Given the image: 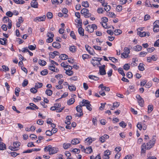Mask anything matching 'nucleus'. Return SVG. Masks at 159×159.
I'll return each instance as SVG.
<instances>
[{"mask_svg":"<svg viewBox=\"0 0 159 159\" xmlns=\"http://www.w3.org/2000/svg\"><path fill=\"white\" fill-rule=\"evenodd\" d=\"M70 36L74 39H76V37L73 31H71L70 33Z\"/></svg>","mask_w":159,"mask_h":159,"instance_id":"864d4df0","label":"nucleus"},{"mask_svg":"<svg viewBox=\"0 0 159 159\" xmlns=\"http://www.w3.org/2000/svg\"><path fill=\"white\" fill-rule=\"evenodd\" d=\"M130 68V66L128 63L125 64L123 66V69L125 70H128Z\"/></svg>","mask_w":159,"mask_h":159,"instance_id":"72a5a7b5","label":"nucleus"},{"mask_svg":"<svg viewBox=\"0 0 159 159\" xmlns=\"http://www.w3.org/2000/svg\"><path fill=\"white\" fill-rule=\"evenodd\" d=\"M48 34H47V36L48 37H50V38H53L54 36V35L53 34V33L51 32H48Z\"/></svg>","mask_w":159,"mask_h":159,"instance_id":"3c124183","label":"nucleus"},{"mask_svg":"<svg viewBox=\"0 0 159 159\" xmlns=\"http://www.w3.org/2000/svg\"><path fill=\"white\" fill-rule=\"evenodd\" d=\"M2 67L5 71H8L9 70V68L5 65L2 66Z\"/></svg>","mask_w":159,"mask_h":159,"instance_id":"338daca9","label":"nucleus"},{"mask_svg":"<svg viewBox=\"0 0 159 159\" xmlns=\"http://www.w3.org/2000/svg\"><path fill=\"white\" fill-rule=\"evenodd\" d=\"M88 52L89 54L93 56L94 55V54L95 53L94 50L90 47H89V49L88 50Z\"/></svg>","mask_w":159,"mask_h":159,"instance_id":"b1692460","label":"nucleus"},{"mask_svg":"<svg viewBox=\"0 0 159 159\" xmlns=\"http://www.w3.org/2000/svg\"><path fill=\"white\" fill-rule=\"evenodd\" d=\"M139 30H140V29H137V34L139 35V36L141 37H143L144 36H145L146 35V33L145 32H141L140 31H139Z\"/></svg>","mask_w":159,"mask_h":159,"instance_id":"f8f14e48","label":"nucleus"},{"mask_svg":"<svg viewBox=\"0 0 159 159\" xmlns=\"http://www.w3.org/2000/svg\"><path fill=\"white\" fill-rule=\"evenodd\" d=\"M143 64L142 63L139 64L138 66V69L140 71H143L144 70V68L143 67Z\"/></svg>","mask_w":159,"mask_h":159,"instance_id":"e433bc0d","label":"nucleus"},{"mask_svg":"<svg viewBox=\"0 0 159 159\" xmlns=\"http://www.w3.org/2000/svg\"><path fill=\"white\" fill-rule=\"evenodd\" d=\"M83 106L81 105V104H80V105H78L76 107V110L77 111L79 112V114H76V116L79 117H80L83 115V113L82 112V107Z\"/></svg>","mask_w":159,"mask_h":159,"instance_id":"7ed1b4c3","label":"nucleus"},{"mask_svg":"<svg viewBox=\"0 0 159 159\" xmlns=\"http://www.w3.org/2000/svg\"><path fill=\"white\" fill-rule=\"evenodd\" d=\"M71 143L73 145H75L80 143V141L78 139H75L71 140Z\"/></svg>","mask_w":159,"mask_h":159,"instance_id":"a211bd4d","label":"nucleus"},{"mask_svg":"<svg viewBox=\"0 0 159 159\" xmlns=\"http://www.w3.org/2000/svg\"><path fill=\"white\" fill-rule=\"evenodd\" d=\"M69 48L70 51L72 52H75L76 51V48L74 46H70Z\"/></svg>","mask_w":159,"mask_h":159,"instance_id":"7c9ffc66","label":"nucleus"},{"mask_svg":"<svg viewBox=\"0 0 159 159\" xmlns=\"http://www.w3.org/2000/svg\"><path fill=\"white\" fill-rule=\"evenodd\" d=\"M46 62L44 60H39V64L42 66H44L46 64Z\"/></svg>","mask_w":159,"mask_h":159,"instance_id":"f704fd0d","label":"nucleus"},{"mask_svg":"<svg viewBox=\"0 0 159 159\" xmlns=\"http://www.w3.org/2000/svg\"><path fill=\"white\" fill-rule=\"evenodd\" d=\"M82 5L85 7H89V3L87 1L83 2L82 3Z\"/></svg>","mask_w":159,"mask_h":159,"instance_id":"c9c22d12","label":"nucleus"},{"mask_svg":"<svg viewBox=\"0 0 159 159\" xmlns=\"http://www.w3.org/2000/svg\"><path fill=\"white\" fill-rule=\"evenodd\" d=\"M114 34L116 35H118L122 33V31L119 29L115 30L114 31Z\"/></svg>","mask_w":159,"mask_h":159,"instance_id":"c85d7f7f","label":"nucleus"},{"mask_svg":"<svg viewBox=\"0 0 159 159\" xmlns=\"http://www.w3.org/2000/svg\"><path fill=\"white\" fill-rule=\"evenodd\" d=\"M44 149L45 151L47 150L48 151L50 155L55 154L58 151L57 148L55 147H52V146L51 145L45 147Z\"/></svg>","mask_w":159,"mask_h":159,"instance_id":"f257e3e1","label":"nucleus"},{"mask_svg":"<svg viewBox=\"0 0 159 159\" xmlns=\"http://www.w3.org/2000/svg\"><path fill=\"white\" fill-rule=\"evenodd\" d=\"M46 18V16L45 15L43 16H42L38 17L35 18L34 19V21L38 22L39 21H43L45 20Z\"/></svg>","mask_w":159,"mask_h":159,"instance_id":"423d86ee","label":"nucleus"},{"mask_svg":"<svg viewBox=\"0 0 159 159\" xmlns=\"http://www.w3.org/2000/svg\"><path fill=\"white\" fill-rule=\"evenodd\" d=\"M138 101L139 105L140 106L142 107L143 106V104L144 102L143 99L142 98V99H139Z\"/></svg>","mask_w":159,"mask_h":159,"instance_id":"09e8293b","label":"nucleus"},{"mask_svg":"<svg viewBox=\"0 0 159 159\" xmlns=\"http://www.w3.org/2000/svg\"><path fill=\"white\" fill-rule=\"evenodd\" d=\"M102 22L101 23H106L108 21V19L107 17H103L102 18Z\"/></svg>","mask_w":159,"mask_h":159,"instance_id":"4d7b16f0","label":"nucleus"},{"mask_svg":"<svg viewBox=\"0 0 159 159\" xmlns=\"http://www.w3.org/2000/svg\"><path fill=\"white\" fill-rule=\"evenodd\" d=\"M142 47L140 45H137L135 46L133 48V49L136 51H139L141 50Z\"/></svg>","mask_w":159,"mask_h":159,"instance_id":"aec40b11","label":"nucleus"},{"mask_svg":"<svg viewBox=\"0 0 159 159\" xmlns=\"http://www.w3.org/2000/svg\"><path fill=\"white\" fill-rule=\"evenodd\" d=\"M20 89L19 88L16 87L15 89V93L17 97L19 96V92L20 91Z\"/></svg>","mask_w":159,"mask_h":159,"instance_id":"2f4dec72","label":"nucleus"},{"mask_svg":"<svg viewBox=\"0 0 159 159\" xmlns=\"http://www.w3.org/2000/svg\"><path fill=\"white\" fill-rule=\"evenodd\" d=\"M118 71L121 75H122L123 76H125V74L124 73V72L123 70V69L122 68H119L118 69Z\"/></svg>","mask_w":159,"mask_h":159,"instance_id":"473e14b6","label":"nucleus"},{"mask_svg":"<svg viewBox=\"0 0 159 159\" xmlns=\"http://www.w3.org/2000/svg\"><path fill=\"white\" fill-rule=\"evenodd\" d=\"M46 134L47 136H51L52 134V131L49 130H47L46 132Z\"/></svg>","mask_w":159,"mask_h":159,"instance_id":"603ef678","label":"nucleus"},{"mask_svg":"<svg viewBox=\"0 0 159 159\" xmlns=\"http://www.w3.org/2000/svg\"><path fill=\"white\" fill-rule=\"evenodd\" d=\"M119 105L120 103L119 102H116L113 103L112 107L113 108H114L115 107H118L119 106Z\"/></svg>","mask_w":159,"mask_h":159,"instance_id":"69168bd1","label":"nucleus"},{"mask_svg":"<svg viewBox=\"0 0 159 159\" xmlns=\"http://www.w3.org/2000/svg\"><path fill=\"white\" fill-rule=\"evenodd\" d=\"M28 48L31 50H34L36 48V46L35 45H34V46L33 45H29Z\"/></svg>","mask_w":159,"mask_h":159,"instance_id":"de8ad7c7","label":"nucleus"},{"mask_svg":"<svg viewBox=\"0 0 159 159\" xmlns=\"http://www.w3.org/2000/svg\"><path fill=\"white\" fill-rule=\"evenodd\" d=\"M52 46L55 48H59L61 47L60 44L57 42H54L52 44Z\"/></svg>","mask_w":159,"mask_h":159,"instance_id":"2eb2a0df","label":"nucleus"},{"mask_svg":"<svg viewBox=\"0 0 159 159\" xmlns=\"http://www.w3.org/2000/svg\"><path fill=\"white\" fill-rule=\"evenodd\" d=\"M126 76L129 78H130L133 77V75L131 72H128L126 74Z\"/></svg>","mask_w":159,"mask_h":159,"instance_id":"13d9d810","label":"nucleus"},{"mask_svg":"<svg viewBox=\"0 0 159 159\" xmlns=\"http://www.w3.org/2000/svg\"><path fill=\"white\" fill-rule=\"evenodd\" d=\"M30 4L31 7L33 8H37L38 7V3L36 0H32Z\"/></svg>","mask_w":159,"mask_h":159,"instance_id":"9d476101","label":"nucleus"},{"mask_svg":"<svg viewBox=\"0 0 159 159\" xmlns=\"http://www.w3.org/2000/svg\"><path fill=\"white\" fill-rule=\"evenodd\" d=\"M107 15L110 17L112 18H115L116 17V15L113 12H108L107 13Z\"/></svg>","mask_w":159,"mask_h":159,"instance_id":"c756f323","label":"nucleus"},{"mask_svg":"<svg viewBox=\"0 0 159 159\" xmlns=\"http://www.w3.org/2000/svg\"><path fill=\"white\" fill-rule=\"evenodd\" d=\"M13 145L14 147L12 148L13 149L11 148V150H13L15 148H18L20 146V143L18 142H13Z\"/></svg>","mask_w":159,"mask_h":159,"instance_id":"4468645a","label":"nucleus"},{"mask_svg":"<svg viewBox=\"0 0 159 159\" xmlns=\"http://www.w3.org/2000/svg\"><path fill=\"white\" fill-rule=\"evenodd\" d=\"M157 57L156 55H152V57L150 58V62H151L152 61H155L157 60Z\"/></svg>","mask_w":159,"mask_h":159,"instance_id":"393cba45","label":"nucleus"},{"mask_svg":"<svg viewBox=\"0 0 159 159\" xmlns=\"http://www.w3.org/2000/svg\"><path fill=\"white\" fill-rule=\"evenodd\" d=\"M93 47L96 50L98 51H101L102 50V48L100 46L95 45L93 46Z\"/></svg>","mask_w":159,"mask_h":159,"instance_id":"052dcab7","label":"nucleus"},{"mask_svg":"<svg viewBox=\"0 0 159 159\" xmlns=\"http://www.w3.org/2000/svg\"><path fill=\"white\" fill-rule=\"evenodd\" d=\"M105 66L104 65L99 67L100 74L101 75H104L106 74V70H105Z\"/></svg>","mask_w":159,"mask_h":159,"instance_id":"39448f33","label":"nucleus"},{"mask_svg":"<svg viewBox=\"0 0 159 159\" xmlns=\"http://www.w3.org/2000/svg\"><path fill=\"white\" fill-rule=\"evenodd\" d=\"M13 14L12 13V12L11 11H7L6 13V15L7 16L10 17H12L13 15Z\"/></svg>","mask_w":159,"mask_h":159,"instance_id":"0e129e2a","label":"nucleus"},{"mask_svg":"<svg viewBox=\"0 0 159 159\" xmlns=\"http://www.w3.org/2000/svg\"><path fill=\"white\" fill-rule=\"evenodd\" d=\"M28 83V81L27 80H24L23 83H22V86L24 87L27 85Z\"/></svg>","mask_w":159,"mask_h":159,"instance_id":"8fccbe9b","label":"nucleus"},{"mask_svg":"<svg viewBox=\"0 0 159 159\" xmlns=\"http://www.w3.org/2000/svg\"><path fill=\"white\" fill-rule=\"evenodd\" d=\"M155 136H153L152 140L150 141V149L152 148L156 142Z\"/></svg>","mask_w":159,"mask_h":159,"instance_id":"6e6552de","label":"nucleus"},{"mask_svg":"<svg viewBox=\"0 0 159 159\" xmlns=\"http://www.w3.org/2000/svg\"><path fill=\"white\" fill-rule=\"evenodd\" d=\"M71 146V144L70 143H65L63 144V148L65 149H67Z\"/></svg>","mask_w":159,"mask_h":159,"instance_id":"bb28decb","label":"nucleus"},{"mask_svg":"<svg viewBox=\"0 0 159 159\" xmlns=\"http://www.w3.org/2000/svg\"><path fill=\"white\" fill-rule=\"evenodd\" d=\"M53 15L52 13L48 12L47 14V17L49 19H51Z\"/></svg>","mask_w":159,"mask_h":159,"instance_id":"c03bdc74","label":"nucleus"},{"mask_svg":"<svg viewBox=\"0 0 159 159\" xmlns=\"http://www.w3.org/2000/svg\"><path fill=\"white\" fill-rule=\"evenodd\" d=\"M67 64L68 63L67 62L66 63L65 62H62L61 64V66L64 68H67L69 66V65H68Z\"/></svg>","mask_w":159,"mask_h":159,"instance_id":"58836bf2","label":"nucleus"},{"mask_svg":"<svg viewBox=\"0 0 159 159\" xmlns=\"http://www.w3.org/2000/svg\"><path fill=\"white\" fill-rule=\"evenodd\" d=\"M121 156V153H120L117 152V154L115 156V159H119Z\"/></svg>","mask_w":159,"mask_h":159,"instance_id":"bf43d9fd","label":"nucleus"},{"mask_svg":"<svg viewBox=\"0 0 159 159\" xmlns=\"http://www.w3.org/2000/svg\"><path fill=\"white\" fill-rule=\"evenodd\" d=\"M44 121L41 119H39L38 120L37 122V123L39 125H42Z\"/></svg>","mask_w":159,"mask_h":159,"instance_id":"680f3d73","label":"nucleus"},{"mask_svg":"<svg viewBox=\"0 0 159 159\" xmlns=\"http://www.w3.org/2000/svg\"><path fill=\"white\" fill-rule=\"evenodd\" d=\"M109 59L111 60L113 62H118V60L114 57H109Z\"/></svg>","mask_w":159,"mask_h":159,"instance_id":"a18cd8bd","label":"nucleus"},{"mask_svg":"<svg viewBox=\"0 0 159 159\" xmlns=\"http://www.w3.org/2000/svg\"><path fill=\"white\" fill-rule=\"evenodd\" d=\"M68 89L70 91H73L75 90L76 87L74 85L71 86L68 85Z\"/></svg>","mask_w":159,"mask_h":159,"instance_id":"cd10ccee","label":"nucleus"},{"mask_svg":"<svg viewBox=\"0 0 159 159\" xmlns=\"http://www.w3.org/2000/svg\"><path fill=\"white\" fill-rule=\"evenodd\" d=\"M90 102L88 100L83 99L82 102H80V104L82 106H86V105H89Z\"/></svg>","mask_w":159,"mask_h":159,"instance_id":"1a4fd4ad","label":"nucleus"},{"mask_svg":"<svg viewBox=\"0 0 159 159\" xmlns=\"http://www.w3.org/2000/svg\"><path fill=\"white\" fill-rule=\"evenodd\" d=\"M111 154V152L109 150H107L104 152V155L103 156V159H109V155Z\"/></svg>","mask_w":159,"mask_h":159,"instance_id":"0eeeda50","label":"nucleus"},{"mask_svg":"<svg viewBox=\"0 0 159 159\" xmlns=\"http://www.w3.org/2000/svg\"><path fill=\"white\" fill-rule=\"evenodd\" d=\"M148 143V142L146 143V145L145 143H143L141 147V155L142 156L143 155V153H145L146 149H148L149 147Z\"/></svg>","mask_w":159,"mask_h":159,"instance_id":"20e7f679","label":"nucleus"},{"mask_svg":"<svg viewBox=\"0 0 159 159\" xmlns=\"http://www.w3.org/2000/svg\"><path fill=\"white\" fill-rule=\"evenodd\" d=\"M48 72V70L47 69H44L41 72L40 74L42 75H46Z\"/></svg>","mask_w":159,"mask_h":159,"instance_id":"37998d69","label":"nucleus"},{"mask_svg":"<svg viewBox=\"0 0 159 159\" xmlns=\"http://www.w3.org/2000/svg\"><path fill=\"white\" fill-rule=\"evenodd\" d=\"M68 56L65 54H62L59 56V58L62 60H66L68 58Z\"/></svg>","mask_w":159,"mask_h":159,"instance_id":"4be33fe9","label":"nucleus"},{"mask_svg":"<svg viewBox=\"0 0 159 159\" xmlns=\"http://www.w3.org/2000/svg\"><path fill=\"white\" fill-rule=\"evenodd\" d=\"M63 0H51L53 4H58L61 3Z\"/></svg>","mask_w":159,"mask_h":159,"instance_id":"f3484780","label":"nucleus"},{"mask_svg":"<svg viewBox=\"0 0 159 159\" xmlns=\"http://www.w3.org/2000/svg\"><path fill=\"white\" fill-rule=\"evenodd\" d=\"M154 46V47H159V39H157L155 42Z\"/></svg>","mask_w":159,"mask_h":159,"instance_id":"774afa93","label":"nucleus"},{"mask_svg":"<svg viewBox=\"0 0 159 159\" xmlns=\"http://www.w3.org/2000/svg\"><path fill=\"white\" fill-rule=\"evenodd\" d=\"M78 32L82 36L84 35V30L82 28V27H80L78 29Z\"/></svg>","mask_w":159,"mask_h":159,"instance_id":"6ab92c4d","label":"nucleus"},{"mask_svg":"<svg viewBox=\"0 0 159 159\" xmlns=\"http://www.w3.org/2000/svg\"><path fill=\"white\" fill-rule=\"evenodd\" d=\"M116 9L117 11H120L122 9V7L121 5H118L117 6Z\"/></svg>","mask_w":159,"mask_h":159,"instance_id":"5fc2aeb1","label":"nucleus"},{"mask_svg":"<svg viewBox=\"0 0 159 159\" xmlns=\"http://www.w3.org/2000/svg\"><path fill=\"white\" fill-rule=\"evenodd\" d=\"M30 91L31 93H36L37 92V90L35 87L31 88Z\"/></svg>","mask_w":159,"mask_h":159,"instance_id":"6e6d98bb","label":"nucleus"},{"mask_svg":"<svg viewBox=\"0 0 159 159\" xmlns=\"http://www.w3.org/2000/svg\"><path fill=\"white\" fill-rule=\"evenodd\" d=\"M66 74L69 76H71L73 74L74 72L72 70L66 71L65 72Z\"/></svg>","mask_w":159,"mask_h":159,"instance_id":"49530a36","label":"nucleus"},{"mask_svg":"<svg viewBox=\"0 0 159 159\" xmlns=\"http://www.w3.org/2000/svg\"><path fill=\"white\" fill-rule=\"evenodd\" d=\"M75 101V100L74 98H70L68 101L67 103L69 105H71L73 104Z\"/></svg>","mask_w":159,"mask_h":159,"instance_id":"a19ab883","label":"nucleus"},{"mask_svg":"<svg viewBox=\"0 0 159 159\" xmlns=\"http://www.w3.org/2000/svg\"><path fill=\"white\" fill-rule=\"evenodd\" d=\"M81 13L83 14L85 18H89L91 16V14L89 13V11L88 9L86 8H83L81 11Z\"/></svg>","mask_w":159,"mask_h":159,"instance_id":"f03ea898","label":"nucleus"},{"mask_svg":"<svg viewBox=\"0 0 159 159\" xmlns=\"http://www.w3.org/2000/svg\"><path fill=\"white\" fill-rule=\"evenodd\" d=\"M84 152L86 153L89 154L93 152V149L91 147L89 146L86 148L85 149Z\"/></svg>","mask_w":159,"mask_h":159,"instance_id":"ddd939ff","label":"nucleus"},{"mask_svg":"<svg viewBox=\"0 0 159 159\" xmlns=\"http://www.w3.org/2000/svg\"><path fill=\"white\" fill-rule=\"evenodd\" d=\"M107 3H102V6L103 7H104V9L106 11H110L111 9V6L109 5H107Z\"/></svg>","mask_w":159,"mask_h":159,"instance_id":"9b49d317","label":"nucleus"},{"mask_svg":"<svg viewBox=\"0 0 159 159\" xmlns=\"http://www.w3.org/2000/svg\"><path fill=\"white\" fill-rule=\"evenodd\" d=\"M42 86V83H38L35 84V85L34 87L37 89L41 88Z\"/></svg>","mask_w":159,"mask_h":159,"instance_id":"a878e982","label":"nucleus"},{"mask_svg":"<svg viewBox=\"0 0 159 159\" xmlns=\"http://www.w3.org/2000/svg\"><path fill=\"white\" fill-rule=\"evenodd\" d=\"M85 30L90 33H92L93 32V29L91 25L87 26L86 27Z\"/></svg>","mask_w":159,"mask_h":159,"instance_id":"dca6fc26","label":"nucleus"},{"mask_svg":"<svg viewBox=\"0 0 159 159\" xmlns=\"http://www.w3.org/2000/svg\"><path fill=\"white\" fill-rule=\"evenodd\" d=\"M0 148L1 150H3L6 149V146L5 144L3 142L0 143Z\"/></svg>","mask_w":159,"mask_h":159,"instance_id":"412c9836","label":"nucleus"},{"mask_svg":"<svg viewBox=\"0 0 159 159\" xmlns=\"http://www.w3.org/2000/svg\"><path fill=\"white\" fill-rule=\"evenodd\" d=\"M46 93L48 96H50L52 93V91L50 89H47L45 91Z\"/></svg>","mask_w":159,"mask_h":159,"instance_id":"4c0bfd02","label":"nucleus"},{"mask_svg":"<svg viewBox=\"0 0 159 159\" xmlns=\"http://www.w3.org/2000/svg\"><path fill=\"white\" fill-rule=\"evenodd\" d=\"M89 78L90 79L93 80H94L97 81L99 79V78L95 76L90 75L89 76Z\"/></svg>","mask_w":159,"mask_h":159,"instance_id":"5701e85b","label":"nucleus"},{"mask_svg":"<svg viewBox=\"0 0 159 159\" xmlns=\"http://www.w3.org/2000/svg\"><path fill=\"white\" fill-rule=\"evenodd\" d=\"M119 125L120 126L122 127L123 128H125L126 125L127 124L126 123L124 122V121H121L119 124Z\"/></svg>","mask_w":159,"mask_h":159,"instance_id":"79ce46f5","label":"nucleus"},{"mask_svg":"<svg viewBox=\"0 0 159 159\" xmlns=\"http://www.w3.org/2000/svg\"><path fill=\"white\" fill-rule=\"evenodd\" d=\"M10 20L9 19L8 17L5 16L3 18V21L4 23H7V21H9V20Z\"/></svg>","mask_w":159,"mask_h":159,"instance_id":"e2e57ef3","label":"nucleus"},{"mask_svg":"<svg viewBox=\"0 0 159 159\" xmlns=\"http://www.w3.org/2000/svg\"><path fill=\"white\" fill-rule=\"evenodd\" d=\"M153 27L159 28V20H157L153 23Z\"/></svg>","mask_w":159,"mask_h":159,"instance_id":"ea45409f","label":"nucleus"}]
</instances>
